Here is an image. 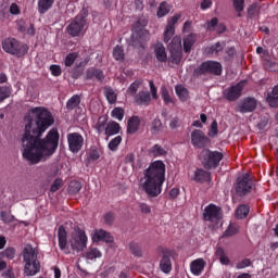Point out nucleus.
Wrapping results in <instances>:
<instances>
[{"instance_id":"obj_1","label":"nucleus","mask_w":278,"mask_h":278,"mask_svg":"<svg viewBox=\"0 0 278 278\" xmlns=\"http://www.w3.org/2000/svg\"><path fill=\"white\" fill-rule=\"evenodd\" d=\"M26 126L22 138V156L29 164L47 162L58 150L60 134L58 129L50 130L45 139L40 136L53 125V114L45 106H36L28 111L24 118Z\"/></svg>"},{"instance_id":"obj_2","label":"nucleus","mask_w":278,"mask_h":278,"mask_svg":"<svg viewBox=\"0 0 278 278\" xmlns=\"http://www.w3.org/2000/svg\"><path fill=\"white\" fill-rule=\"evenodd\" d=\"M164 181H166V164L162 161H154L143 170V177L140 178V188L148 197H160Z\"/></svg>"},{"instance_id":"obj_3","label":"nucleus","mask_w":278,"mask_h":278,"mask_svg":"<svg viewBox=\"0 0 278 278\" xmlns=\"http://www.w3.org/2000/svg\"><path fill=\"white\" fill-rule=\"evenodd\" d=\"M58 240L59 249L65 253V255H68L71 251L79 253L88 247V236H86V231L81 229L74 230L68 238L66 229H64L63 226H60L58 230Z\"/></svg>"},{"instance_id":"obj_4","label":"nucleus","mask_w":278,"mask_h":278,"mask_svg":"<svg viewBox=\"0 0 278 278\" xmlns=\"http://www.w3.org/2000/svg\"><path fill=\"white\" fill-rule=\"evenodd\" d=\"M24 262V273L27 277H34V275L40 271V261H38V249L31 247V244L25 245L22 252Z\"/></svg>"},{"instance_id":"obj_5","label":"nucleus","mask_w":278,"mask_h":278,"mask_svg":"<svg viewBox=\"0 0 278 278\" xmlns=\"http://www.w3.org/2000/svg\"><path fill=\"white\" fill-rule=\"evenodd\" d=\"M144 27H147V21H143L142 23L137 22L134 26L132 35L130 37V45H132V47H142V42H147L149 33Z\"/></svg>"},{"instance_id":"obj_6","label":"nucleus","mask_w":278,"mask_h":278,"mask_svg":"<svg viewBox=\"0 0 278 278\" xmlns=\"http://www.w3.org/2000/svg\"><path fill=\"white\" fill-rule=\"evenodd\" d=\"M2 49L5 53H11V55H25L28 51V47L25 43L18 42L14 38H7L2 41Z\"/></svg>"},{"instance_id":"obj_7","label":"nucleus","mask_w":278,"mask_h":278,"mask_svg":"<svg viewBox=\"0 0 278 278\" xmlns=\"http://www.w3.org/2000/svg\"><path fill=\"white\" fill-rule=\"evenodd\" d=\"M86 25H88L86 15L80 13L70 23L67 34L73 37L81 36L86 31Z\"/></svg>"},{"instance_id":"obj_8","label":"nucleus","mask_w":278,"mask_h":278,"mask_svg":"<svg viewBox=\"0 0 278 278\" xmlns=\"http://www.w3.org/2000/svg\"><path fill=\"white\" fill-rule=\"evenodd\" d=\"M203 216L204 220L214 223L216 227H223V224L220 223V220L223 219V212L220 211V207L214 204H210L205 207Z\"/></svg>"},{"instance_id":"obj_9","label":"nucleus","mask_w":278,"mask_h":278,"mask_svg":"<svg viewBox=\"0 0 278 278\" xmlns=\"http://www.w3.org/2000/svg\"><path fill=\"white\" fill-rule=\"evenodd\" d=\"M201 157H203V165L206 168H216L223 160V153L220 152H212L210 150H203L201 153Z\"/></svg>"},{"instance_id":"obj_10","label":"nucleus","mask_w":278,"mask_h":278,"mask_svg":"<svg viewBox=\"0 0 278 278\" xmlns=\"http://www.w3.org/2000/svg\"><path fill=\"white\" fill-rule=\"evenodd\" d=\"M251 188H253V181L251 180L249 174H244L238 177L235 190L239 197L249 194V192H251Z\"/></svg>"},{"instance_id":"obj_11","label":"nucleus","mask_w":278,"mask_h":278,"mask_svg":"<svg viewBox=\"0 0 278 278\" xmlns=\"http://www.w3.org/2000/svg\"><path fill=\"white\" fill-rule=\"evenodd\" d=\"M204 73L220 75L223 73V65L216 61H206L195 70V75H203Z\"/></svg>"},{"instance_id":"obj_12","label":"nucleus","mask_w":278,"mask_h":278,"mask_svg":"<svg viewBox=\"0 0 278 278\" xmlns=\"http://www.w3.org/2000/svg\"><path fill=\"white\" fill-rule=\"evenodd\" d=\"M68 149L72 153H79L84 149V136L78 132H70L67 135Z\"/></svg>"},{"instance_id":"obj_13","label":"nucleus","mask_w":278,"mask_h":278,"mask_svg":"<svg viewBox=\"0 0 278 278\" xmlns=\"http://www.w3.org/2000/svg\"><path fill=\"white\" fill-rule=\"evenodd\" d=\"M181 16V13H177L167 20V25L164 31V42H169L173 36H175V25H177Z\"/></svg>"},{"instance_id":"obj_14","label":"nucleus","mask_w":278,"mask_h":278,"mask_svg":"<svg viewBox=\"0 0 278 278\" xmlns=\"http://www.w3.org/2000/svg\"><path fill=\"white\" fill-rule=\"evenodd\" d=\"M244 84L245 81L243 80L226 89L224 91L225 99H227L228 101H236V99H240V94L244 89Z\"/></svg>"},{"instance_id":"obj_15","label":"nucleus","mask_w":278,"mask_h":278,"mask_svg":"<svg viewBox=\"0 0 278 278\" xmlns=\"http://www.w3.org/2000/svg\"><path fill=\"white\" fill-rule=\"evenodd\" d=\"M191 144L197 149H203L207 144V137L202 130L195 129L191 132Z\"/></svg>"},{"instance_id":"obj_16","label":"nucleus","mask_w":278,"mask_h":278,"mask_svg":"<svg viewBox=\"0 0 278 278\" xmlns=\"http://www.w3.org/2000/svg\"><path fill=\"white\" fill-rule=\"evenodd\" d=\"M93 242H114V238L110 232L103 230V229H98L94 230L91 235Z\"/></svg>"},{"instance_id":"obj_17","label":"nucleus","mask_w":278,"mask_h":278,"mask_svg":"<svg viewBox=\"0 0 278 278\" xmlns=\"http://www.w3.org/2000/svg\"><path fill=\"white\" fill-rule=\"evenodd\" d=\"M160 269L162 273L168 274L173 270V262L170 261V251L163 252V256L160 262Z\"/></svg>"},{"instance_id":"obj_18","label":"nucleus","mask_w":278,"mask_h":278,"mask_svg":"<svg viewBox=\"0 0 278 278\" xmlns=\"http://www.w3.org/2000/svg\"><path fill=\"white\" fill-rule=\"evenodd\" d=\"M17 29L22 34H25V36H35L36 34V27H34V24L27 23L24 20L17 21Z\"/></svg>"},{"instance_id":"obj_19","label":"nucleus","mask_w":278,"mask_h":278,"mask_svg":"<svg viewBox=\"0 0 278 278\" xmlns=\"http://www.w3.org/2000/svg\"><path fill=\"white\" fill-rule=\"evenodd\" d=\"M257 108V101L253 98H248L241 102L238 106V112L245 114L247 112H253Z\"/></svg>"},{"instance_id":"obj_20","label":"nucleus","mask_w":278,"mask_h":278,"mask_svg":"<svg viewBox=\"0 0 278 278\" xmlns=\"http://www.w3.org/2000/svg\"><path fill=\"white\" fill-rule=\"evenodd\" d=\"M153 51L156 60L159 62H166L168 60V56L166 54V48L163 43L157 42L153 46Z\"/></svg>"},{"instance_id":"obj_21","label":"nucleus","mask_w":278,"mask_h":278,"mask_svg":"<svg viewBox=\"0 0 278 278\" xmlns=\"http://www.w3.org/2000/svg\"><path fill=\"white\" fill-rule=\"evenodd\" d=\"M204 268H205V262L203 258H197L192 261L190 264V270L192 275H195V277H199V275L203 273Z\"/></svg>"},{"instance_id":"obj_22","label":"nucleus","mask_w":278,"mask_h":278,"mask_svg":"<svg viewBox=\"0 0 278 278\" xmlns=\"http://www.w3.org/2000/svg\"><path fill=\"white\" fill-rule=\"evenodd\" d=\"M194 42H197V35L190 34L182 39V47L185 53H190L192 51V47H194Z\"/></svg>"},{"instance_id":"obj_23","label":"nucleus","mask_w":278,"mask_h":278,"mask_svg":"<svg viewBox=\"0 0 278 278\" xmlns=\"http://www.w3.org/2000/svg\"><path fill=\"white\" fill-rule=\"evenodd\" d=\"M138 129H140V117L138 116L130 117L127 123V132L136 134Z\"/></svg>"},{"instance_id":"obj_24","label":"nucleus","mask_w":278,"mask_h":278,"mask_svg":"<svg viewBox=\"0 0 278 278\" xmlns=\"http://www.w3.org/2000/svg\"><path fill=\"white\" fill-rule=\"evenodd\" d=\"M266 101L270 108H278V85L267 94Z\"/></svg>"},{"instance_id":"obj_25","label":"nucleus","mask_w":278,"mask_h":278,"mask_svg":"<svg viewBox=\"0 0 278 278\" xmlns=\"http://www.w3.org/2000/svg\"><path fill=\"white\" fill-rule=\"evenodd\" d=\"M151 101V94L148 91H141L135 96V102L138 105H148Z\"/></svg>"},{"instance_id":"obj_26","label":"nucleus","mask_w":278,"mask_h":278,"mask_svg":"<svg viewBox=\"0 0 278 278\" xmlns=\"http://www.w3.org/2000/svg\"><path fill=\"white\" fill-rule=\"evenodd\" d=\"M53 3H55V0H38L39 14H45L51 10V8H53Z\"/></svg>"},{"instance_id":"obj_27","label":"nucleus","mask_w":278,"mask_h":278,"mask_svg":"<svg viewBox=\"0 0 278 278\" xmlns=\"http://www.w3.org/2000/svg\"><path fill=\"white\" fill-rule=\"evenodd\" d=\"M176 94L180 101H188L190 99V92L182 85L175 87Z\"/></svg>"},{"instance_id":"obj_28","label":"nucleus","mask_w":278,"mask_h":278,"mask_svg":"<svg viewBox=\"0 0 278 278\" xmlns=\"http://www.w3.org/2000/svg\"><path fill=\"white\" fill-rule=\"evenodd\" d=\"M121 132V125L116 122H110L105 127L106 136H116Z\"/></svg>"},{"instance_id":"obj_29","label":"nucleus","mask_w":278,"mask_h":278,"mask_svg":"<svg viewBox=\"0 0 278 278\" xmlns=\"http://www.w3.org/2000/svg\"><path fill=\"white\" fill-rule=\"evenodd\" d=\"M170 10H173V7L168 2H162L159 5L156 16L159 18H164V16H166L170 12Z\"/></svg>"},{"instance_id":"obj_30","label":"nucleus","mask_w":278,"mask_h":278,"mask_svg":"<svg viewBox=\"0 0 278 278\" xmlns=\"http://www.w3.org/2000/svg\"><path fill=\"white\" fill-rule=\"evenodd\" d=\"M215 255L219 258L220 264H223L224 266H228L229 256H227V253H225V250L223 248H218L215 252Z\"/></svg>"},{"instance_id":"obj_31","label":"nucleus","mask_w":278,"mask_h":278,"mask_svg":"<svg viewBox=\"0 0 278 278\" xmlns=\"http://www.w3.org/2000/svg\"><path fill=\"white\" fill-rule=\"evenodd\" d=\"M194 181H210V174L203 169H197L193 177Z\"/></svg>"},{"instance_id":"obj_32","label":"nucleus","mask_w":278,"mask_h":278,"mask_svg":"<svg viewBox=\"0 0 278 278\" xmlns=\"http://www.w3.org/2000/svg\"><path fill=\"white\" fill-rule=\"evenodd\" d=\"M169 51H182L181 49V37L175 36L169 46H168Z\"/></svg>"},{"instance_id":"obj_33","label":"nucleus","mask_w":278,"mask_h":278,"mask_svg":"<svg viewBox=\"0 0 278 278\" xmlns=\"http://www.w3.org/2000/svg\"><path fill=\"white\" fill-rule=\"evenodd\" d=\"M113 58L117 62H123L125 60V51L123 50V47L116 46L113 49Z\"/></svg>"},{"instance_id":"obj_34","label":"nucleus","mask_w":278,"mask_h":278,"mask_svg":"<svg viewBox=\"0 0 278 278\" xmlns=\"http://www.w3.org/2000/svg\"><path fill=\"white\" fill-rule=\"evenodd\" d=\"M150 155H153V157H160L162 155H166V151L162 146L155 144L150 149Z\"/></svg>"},{"instance_id":"obj_35","label":"nucleus","mask_w":278,"mask_h":278,"mask_svg":"<svg viewBox=\"0 0 278 278\" xmlns=\"http://www.w3.org/2000/svg\"><path fill=\"white\" fill-rule=\"evenodd\" d=\"M141 84L142 81L140 80L134 81L126 90V94H128V97H134V94L138 92V89L140 88Z\"/></svg>"},{"instance_id":"obj_36","label":"nucleus","mask_w":278,"mask_h":278,"mask_svg":"<svg viewBox=\"0 0 278 278\" xmlns=\"http://www.w3.org/2000/svg\"><path fill=\"white\" fill-rule=\"evenodd\" d=\"M87 77L88 79H92V77H96V79H99V81H101V79H103L104 76L102 71L91 68L87 71Z\"/></svg>"},{"instance_id":"obj_37","label":"nucleus","mask_w":278,"mask_h":278,"mask_svg":"<svg viewBox=\"0 0 278 278\" xmlns=\"http://www.w3.org/2000/svg\"><path fill=\"white\" fill-rule=\"evenodd\" d=\"M112 118H115L116 121H123L125 118V110L122 108H115L111 112Z\"/></svg>"},{"instance_id":"obj_38","label":"nucleus","mask_w":278,"mask_h":278,"mask_svg":"<svg viewBox=\"0 0 278 278\" xmlns=\"http://www.w3.org/2000/svg\"><path fill=\"white\" fill-rule=\"evenodd\" d=\"M248 215H249V206L248 205L242 204L237 208V212H236L237 218H240V219L247 218Z\"/></svg>"},{"instance_id":"obj_39","label":"nucleus","mask_w":278,"mask_h":278,"mask_svg":"<svg viewBox=\"0 0 278 278\" xmlns=\"http://www.w3.org/2000/svg\"><path fill=\"white\" fill-rule=\"evenodd\" d=\"M123 142V137L116 136L109 142V149L110 151H118V147Z\"/></svg>"},{"instance_id":"obj_40","label":"nucleus","mask_w":278,"mask_h":278,"mask_svg":"<svg viewBox=\"0 0 278 278\" xmlns=\"http://www.w3.org/2000/svg\"><path fill=\"white\" fill-rule=\"evenodd\" d=\"M169 52H170L169 61L172 62V64H179L181 62L184 52L182 51H169Z\"/></svg>"},{"instance_id":"obj_41","label":"nucleus","mask_w":278,"mask_h":278,"mask_svg":"<svg viewBox=\"0 0 278 278\" xmlns=\"http://www.w3.org/2000/svg\"><path fill=\"white\" fill-rule=\"evenodd\" d=\"M85 257L87 260H97V258L101 257V251H99L97 248H91L88 250Z\"/></svg>"},{"instance_id":"obj_42","label":"nucleus","mask_w":278,"mask_h":278,"mask_svg":"<svg viewBox=\"0 0 278 278\" xmlns=\"http://www.w3.org/2000/svg\"><path fill=\"white\" fill-rule=\"evenodd\" d=\"M161 97L166 105L173 103V98L170 97L168 89L164 86L161 88Z\"/></svg>"},{"instance_id":"obj_43","label":"nucleus","mask_w":278,"mask_h":278,"mask_svg":"<svg viewBox=\"0 0 278 278\" xmlns=\"http://www.w3.org/2000/svg\"><path fill=\"white\" fill-rule=\"evenodd\" d=\"M77 58H79V54L77 52H72L67 54L64 61L65 66H71L72 64H75Z\"/></svg>"},{"instance_id":"obj_44","label":"nucleus","mask_w":278,"mask_h":278,"mask_svg":"<svg viewBox=\"0 0 278 278\" xmlns=\"http://www.w3.org/2000/svg\"><path fill=\"white\" fill-rule=\"evenodd\" d=\"M240 231V227L236 225H230L227 230L224 232L225 238H231V236H236Z\"/></svg>"},{"instance_id":"obj_45","label":"nucleus","mask_w":278,"mask_h":278,"mask_svg":"<svg viewBox=\"0 0 278 278\" xmlns=\"http://www.w3.org/2000/svg\"><path fill=\"white\" fill-rule=\"evenodd\" d=\"M2 257H4L5 260H14L15 255H16V250H14V248H7L2 253H1Z\"/></svg>"},{"instance_id":"obj_46","label":"nucleus","mask_w":278,"mask_h":278,"mask_svg":"<svg viewBox=\"0 0 278 278\" xmlns=\"http://www.w3.org/2000/svg\"><path fill=\"white\" fill-rule=\"evenodd\" d=\"M104 94L109 103H116V92H114V89L112 88L105 89Z\"/></svg>"},{"instance_id":"obj_47","label":"nucleus","mask_w":278,"mask_h":278,"mask_svg":"<svg viewBox=\"0 0 278 278\" xmlns=\"http://www.w3.org/2000/svg\"><path fill=\"white\" fill-rule=\"evenodd\" d=\"M79 96H73L68 101H67V109L68 110H74V108H77V105L80 103Z\"/></svg>"},{"instance_id":"obj_48","label":"nucleus","mask_w":278,"mask_h":278,"mask_svg":"<svg viewBox=\"0 0 278 278\" xmlns=\"http://www.w3.org/2000/svg\"><path fill=\"white\" fill-rule=\"evenodd\" d=\"M210 138H216L218 136V122L214 121L208 129Z\"/></svg>"},{"instance_id":"obj_49","label":"nucleus","mask_w":278,"mask_h":278,"mask_svg":"<svg viewBox=\"0 0 278 278\" xmlns=\"http://www.w3.org/2000/svg\"><path fill=\"white\" fill-rule=\"evenodd\" d=\"M12 94L10 87H0V103L5 101Z\"/></svg>"},{"instance_id":"obj_50","label":"nucleus","mask_w":278,"mask_h":278,"mask_svg":"<svg viewBox=\"0 0 278 278\" xmlns=\"http://www.w3.org/2000/svg\"><path fill=\"white\" fill-rule=\"evenodd\" d=\"M200 119H201V121H199V119L194 121V122L192 123V127H199V128L203 127V125H205V124L207 123V115H205V114L202 113V114L200 115Z\"/></svg>"},{"instance_id":"obj_51","label":"nucleus","mask_w":278,"mask_h":278,"mask_svg":"<svg viewBox=\"0 0 278 278\" xmlns=\"http://www.w3.org/2000/svg\"><path fill=\"white\" fill-rule=\"evenodd\" d=\"M0 217H1V220H2L3 223H7V224H9V223H14V216L11 215V214L8 213V212L2 211V212L0 213Z\"/></svg>"},{"instance_id":"obj_52","label":"nucleus","mask_w":278,"mask_h":278,"mask_svg":"<svg viewBox=\"0 0 278 278\" xmlns=\"http://www.w3.org/2000/svg\"><path fill=\"white\" fill-rule=\"evenodd\" d=\"M129 249H130L132 255H137V256L142 255V249L140 248V245H138V243H134V242L130 243Z\"/></svg>"},{"instance_id":"obj_53","label":"nucleus","mask_w":278,"mask_h":278,"mask_svg":"<svg viewBox=\"0 0 278 278\" xmlns=\"http://www.w3.org/2000/svg\"><path fill=\"white\" fill-rule=\"evenodd\" d=\"M206 51L212 54L219 53V51H223V46L220 42H217L214 46H211L210 48H207Z\"/></svg>"},{"instance_id":"obj_54","label":"nucleus","mask_w":278,"mask_h":278,"mask_svg":"<svg viewBox=\"0 0 278 278\" xmlns=\"http://www.w3.org/2000/svg\"><path fill=\"white\" fill-rule=\"evenodd\" d=\"M50 73L53 77H60L62 75V67L60 65H51Z\"/></svg>"},{"instance_id":"obj_55","label":"nucleus","mask_w":278,"mask_h":278,"mask_svg":"<svg viewBox=\"0 0 278 278\" xmlns=\"http://www.w3.org/2000/svg\"><path fill=\"white\" fill-rule=\"evenodd\" d=\"M249 266H251V260L245 258V260L237 263L236 268L238 270H241L242 268H249Z\"/></svg>"},{"instance_id":"obj_56","label":"nucleus","mask_w":278,"mask_h":278,"mask_svg":"<svg viewBox=\"0 0 278 278\" xmlns=\"http://www.w3.org/2000/svg\"><path fill=\"white\" fill-rule=\"evenodd\" d=\"M233 8L237 12L244 10V0H233Z\"/></svg>"},{"instance_id":"obj_57","label":"nucleus","mask_w":278,"mask_h":278,"mask_svg":"<svg viewBox=\"0 0 278 278\" xmlns=\"http://www.w3.org/2000/svg\"><path fill=\"white\" fill-rule=\"evenodd\" d=\"M61 187H62V179L59 178V179L54 180L50 190H51V192H58V190H60Z\"/></svg>"},{"instance_id":"obj_58","label":"nucleus","mask_w":278,"mask_h":278,"mask_svg":"<svg viewBox=\"0 0 278 278\" xmlns=\"http://www.w3.org/2000/svg\"><path fill=\"white\" fill-rule=\"evenodd\" d=\"M217 25H218V18L213 17L210 22H207L206 28L210 29V31H212L214 27H216Z\"/></svg>"},{"instance_id":"obj_59","label":"nucleus","mask_w":278,"mask_h":278,"mask_svg":"<svg viewBox=\"0 0 278 278\" xmlns=\"http://www.w3.org/2000/svg\"><path fill=\"white\" fill-rule=\"evenodd\" d=\"M10 14H13V15L21 14V8H18V4L12 3L10 5Z\"/></svg>"},{"instance_id":"obj_60","label":"nucleus","mask_w":278,"mask_h":278,"mask_svg":"<svg viewBox=\"0 0 278 278\" xmlns=\"http://www.w3.org/2000/svg\"><path fill=\"white\" fill-rule=\"evenodd\" d=\"M150 91L152 94V99H157V88H155V84L152 80L149 81Z\"/></svg>"},{"instance_id":"obj_61","label":"nucleus","mask_w":278,"mask_h":278,"mask_svg":"<svg viewBox=\"0 0 278 278\" xmlns=\"http://www.w3.org/2000/svg\"><path fill=\"white\" fill-rule=\"evenodd\" d=\"M140 211L142 212V214H151V206L142 203L140 204Z\"/></svg>"},{"instance_id":"obj_62","label":"nucleus","mask_w":278,"mask_h":278,"mask_svg":"<svg viewBox=\"0 0 278 278\" xmlns=\"http://www.w3.org/2000/svg\"><path fill=\"white\" fill-rule=\"evenodd\" d=\"M90 160H92L93 162L99 160V157H101V155L99 154V151L97 150H92L89 154Z\"/></svg>"},{"instance_id":"obj_63","label":"nucleus","mask_w":278,"mask_h":278,"mask_svg":"<svg viewBox=\"0 0 278 278\" xmlns=\"http://www.w3.org/2000/svg\"><path fill=\"white\" fill-rule=\"evenodd\" d=\"M104 220L108 225H112V223L114 222V214L112 213H108L105 216H104Z\"/></svg>"},{"instance_id":"obj_64","label":"nucleus","mask_w":278,"mask_h":278,"mask_svg":"<svg viewBox=\"0 0 278 278\" xmlns=\"http://www.w3.org/2000/svg\"><path fill=\"white\" fill-rule=\"evenodd\" d=\"M208 8H212V0H203V2L201 3V9L207 10Z\"/></svg>"}]
</instances>
